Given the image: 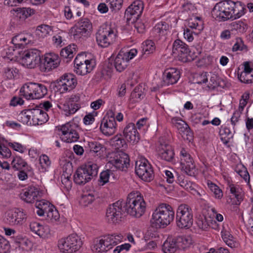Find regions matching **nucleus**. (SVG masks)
<instances>
[{
  "label": "nucleus",
  "instance_id": "nucleus-1",
  "mask_svg": "<svg viewBox=\"0 0 253 253\" xmlns=\"http://www.w3.org/2000/svg\"><path fill=\"white\" fill-rule=\"evenodd\" d=\"M174 217L173 208L169 204L161 203L153 211L151 223L156 228H164L173 221Z\"/></svg>",
  "mask_w": 253,
  "mask_h": 253
},
{
  "label": "nucleus",
  "instance_id": "nucleus-2",
  "mask_svg": "<svg viewBox=\"0 0 253 253\" xmlns=\"http://www.w3.org/2000/svg\"><path fill=\"white\" fill-rule=\"evenodd\" d=\"M146 206L143 196L138 192H132L128 195L125 208L127 213L139 218L145 213Z\"/></svg>",
  "mask_w": 253,
  "mask_h": 253
},
{
  "label": "nucleus",
  "instance_id": "nucleus-3",
  "mask_svg": "<svg viewBox=\"0 0 253 253\" xmlns=\"http://www.w3.org/2000/svg\"><path fill=\"white\" fill-rule=\"evenodd\" d=\"M123 236L121 234L114 233L104 235L94 241L92 250L97 253L107 252L123 242Z\"/></svg>",
  "mask_w": 253,
  "mask_h": 253
},
{
  "label": "nucleus",
  "instance_id": "nucleus-4",
  "mask_svg": "<svg viewBox=\"0 0 253 253\" xmlns=\"http://www.w3.org/2000/svg\"><path fill=\"white\" fill-rule=\"evenodd\" d=\"M117 30L114 25L106 23L101 26L96 34V40L99 46L108 47L117 38Z\"/></svg>",
  "mask_w": 253,
  "mask_h": 253
},
{
  "label": "nucleus",
  "instance_id": "nucleus-5",
  "mask_svg": "<svg viewBox=\"0 0 253 253\" xmlns=\"http://www.w3.org/2000/svg\"><path fill=\"white\" fill-rule=\"evenodd\" d=\"M47 92V89L45 85L33 82L24 84L20 90V95L27 100L41 99L45 96Z\"/></svg>",
  "mask_w": 253,
  "mask_h": 253
},
{
  "label": "nucleus",
  "instance_id": "nucleus-6",
  "mask_svg": "<svg viewBox=\"0 0 253 253\" xmlns=\"http://www.w3.org/2000/svg\"><path fill=\"white\" fill-rule=\"evenodd\" d=\"M82 238L77 234L73 233L63 237L58 241V248L62 253H74L82 247Z\"/></svg>",
  "mask_w": 253,
  "mask_h": 253
},
{
  "label": "nucleus",
  "instance_id": "nucleus-7",
  "mask_svg": "<svg viewBox=\"0 0 253 253\" xmlns=\"http://www.w3.org/2000/svg\"><path fill=\"white\" fill-rule=\"evenodd\" d=\"M98 166L88 162L78 168L74 175V181L78 185H83L89 181L97 174Z\"/></svg>",
  "mask_w": 253,
  "mask_h": 253
},
{
  "label": "nucleus",
  "instance_id": "nucleus-8",
  "mask_svg": "<svg viewBox=\"0 0 253 253\" xmlns=\"http://www.w3.org/2000/svg\"><path fill=\"white\" fill-rule=\"evenodd\" d=\"M56 130L58 132L61 140L65 142H76L79 138L80 128L78 125L73 122L56 126Z\"/></svg>",
  "mask_w": 253,
  "mask_h": 253
},
{
  "label": "nucleus",
  "instance_id": "nucleus-9",
  "mask_svg": "<svg viewBox=\"0 0 253 253\" xmlns=\"http://www.w3.org/2000/svg\"><path fill=\"white\" fill-rule=\"evenodd\" d=\"M177 226L180 228H189L193 224V215L191 208L187 205H180L176 214Z\"/></svg>",
  "mask_w": 253,
  "mask_h": 253
},
{
  "label": "nucleus",
  "instance_id": "nucleus-10",
  "mask_svg": "<svg viewBox=\"0 0 253 253\" xmlns=\"http://www.w3.org/2000/svg\"><path fill=\"white\" fill-rule=\"evenodd\" d=\"M74 62V72L81 76L90 73L96 65L95 60L94 58L87 59L84 54H78Z\"/></svg>",
  "mask_w": 253,
  "mask_h": 253
},
{
  "label": "nucleus",
  "instance_id": "nucleus-11",
  "mask_svg": "<svg viewBox=\"0 0 253 253\" xmlns=\"http://www.w3.org/2000/svg\"><path fill=\"white\" fill-rule=\"evenodd\" d=\"M135 173L142 180L150 182L154 178L152 167L147 160L140 159L135 163Z\"/></svg>",
  "mask_w": 253,
  "mask_h": 253
},
{
  "label": "nucleus",
  "instance_id": "nucleus-12",
  "mask_svg": "<svg viewBox=\"0 0 253 253\" xmlns=\"http://www.w3.org/2000/svg\"><path fill=\"white\" fill-rule=\"evenodd\" d=\"M234 1L225 0L217 3L212 12L220 20L225 21L231 19Z\"/></svg>",
  "mask_w": 253,
  "mask_h": 253
},
{
  "label": "nucleus",
  "instance_id": "nucleus-13",
  "mask_svg": "<svg viewBox=\"0 0 253 253\" xmlns=\"http://www.w3.org/2000/svg\"><path fill=\"white\" fill-rule=\"evenodd\" d=\"M137 53L136 49H130L128 52L121 51L114 59V65L119 72L124 71L127 66L129 61L133 58Z\"/></svg>",
  "mask_w": 253,
  "mask_h": 253
},
{
  "label": "nucleus",
  "instance_id": "nucleus-14",
  "mask_svg": "<svg viewBox=\"0 0 253 253\" xmlns=\"http://www.w3.org/2000/svg\"><path fill=\"white\" fill-rule=\"evenodd\" d=\"M77 84L76 76L73 74L65 73L56 81L55 86L61 93H64L74 89Z\"/></svg>",
  "mask_w": 253,
  "mask_h": 253
},
{
  "label": "nucleus",
  "instance_id": "nucleus-15",
  "mask_svg": "<svg viewBox=\"0 0 253 253\" xmlns=\"http://www.w3.org/2000/svg\"><path fill=\"white\" fill-rule=\"evenodd\" d=\"M41 52L36 49H30L23 54L21 58L22 65L28 68L36 67L41 62Z\"/></svg>",
  "mask_w": 253,
  "mask_h": 253
},
{
  "label": "nucleus",
  "instance_id": "nucleus-16",
  "mask_svg": "<svg viewBox=\"0 0 253 253\" xmlns=\"http://www.w3.org/2000/svg\"><path fill=\"white\" fill-rule=\"evenodd\" d=\"M172 54L176 57L178 60L183 62H186L190 60L189 58V48L188 46L182 41L177 39L175 40L172 44Z\"/></svg>",
  "mask_w": 253,
  "mask_h": 253
},
{
  "label": "nucleus",
  "instance_id": "nucleus-17",
  "mask_svg": "<svg viewBox=\"0 0 253 253\" xmlns=\"http://www.w3.org/2000/svg\"><path fill=\"white\" fill-rule=\"evenodd\" d=\"M180 159L181 170L188 175H195L196 169L193 160L188 151L184 148L180 150Z\"/></svg>",
  "mask_w": 253,
  "mask_h": 253
},
{
  "label": "nucleus",
  "instance_id": "nucleus-18",
  "mask_svg": "<svg viewBox=\"0 0 253 253\" xmlns=\"http://www.w3.org/2000/svg\"><path fill=\"white\" fill-rule=\"evenodd\" d=\"M92 24L89 20L86 18L81 19L71 29V33L74 38L79 39L82 37L88 36L91 32Z\"/></svg>",
  "mask_w": 253,
  "mask_h": 253
},
{
  "label": "nucleus",
  "instance_id": "nucleus-19",
  "mask_svg": "<svg viewBox=\"0 0 253 253\" xmlns=\"http://www.w3.org/2000/svg\"><path fill=\"white\" fill-rule=\"evenodd\" d=\"M113 155V157L110 158L109 163L119 170L126 171L129 166L128 155L122 151L115 153Z\"/></svg>",
  "mask_w": 253,
  "mask_h": 253
},
{
  "label": "nucleus",
  "instance_id": "nucleus-20",
  "mask_svg": "<svg viewBox=\"0 0 253 253\" xmlns=\"http://www.w3.org/2000/svg\"><path fill=\"white\" fill-rule=\"evenodd\" d=\"M26 218V213L20 209H13L7 211L5 215V221L11 226L22 224Z\"/></svg>",
  "mask_w": 253,
  "mask_h": 253
},
{
  "label": "nucleus",
  "instance_id": "nucleus-21",
  "mask_svg": "<svg viewBox=\"0 0 253 253\" xmlns=\"http://www.w3.org/2000/svg\"><path fill=\"white\" fill-rule=\"evenodd\" d=\"M123 205V202L118 201L109 206L106 214L109 222L115 223L122 217L124 212Z\"/></svg>",
  "mask_w": 253,
  "mask_h": 253
},
{
  "label": "nucleus",
  "instance_id": "nucleus-22",
  "mask_svg": "<svg viewBox=\"0 0 253 253\" xmlns=\"http://www.w3.org/2000/svg\"><path fill=\"white\" fill-rule=\"evenodd\" d=\"M80 96L78 95H72L67 99L60 108L63 110L65 115L69 116L75 114L80 108L79 103Z\"/></svg>",
  "mask_w": 253,
  "mask_h": 253
},
{
  "label": "nucleus",
  "instance_id": "nucleus-23",
  "mask_svg": "<svg viewBox=\"0 0 253 253\" xmlns=\"http://www.w3.org/2000/svg\"><path fill=\"white\" fill-rule=\"evenodd\" d=\"M144 8L143 2L140 0H136L126 10L125 15L127 19L132 21L138 20L141 15Z\"/></svg>",
  "mask_w": 253,
  "mask_h": 253
},
{
  "label": "nucleus",
  "instance_id": "nucleus-24",
  "mask_svg": "<svg viewBox=\"0 0 253 253\" xmlns=\"http://www.w3.org/2000/svg\"><path fill=\"white\" fill-rule=\"evenodd\" d=\"M160 144L157 147L159 156L164 160L173 162L174 159V152L172 147L163 140L160 139Z\"/></svg>",
  "mask_w": 253,
  "mask_h": 253
},
{
  "label": "nucleus",
  "instance_id": "nucleus-25",
  "mask_svg": "<svg viewBox=\"0 0 253 253\" xmlns=\"http://www.w3.org/2000/svg\"><path fill=\"white\" fill-rule=\"evenodd\" d=\"M20 199L27 203H32L40 198V191L38 188L29 186L23 189L19 195Z\"/></svg>",
  "mask_w": 253,
  "mask_h": 253
},
{
  "label": "nucleus",
  "instance_id": "nucleus-26",
  "mask_svg": "<svg viewBox=\"0 0 253 253\" xmlns=\"http://www.w3.org/2000/svg\"><path fill=\"white\" fill-rule=\"evenodd\" d=\"M60 63V59L58 54L50 52L44 55L43 63L44 71L49 72L58 67Z\"/></svg>",
  "mask_w": 253,
  "mask_h": 253
},
{
  "label": "nucleus",
  "instance_id": "nucleus-27",
  "mask_svg": "<svg viewBox=\"0 0 253 253\" xmlns=\"http://www.w3.org/2000/svg\"><path fill=\"white\" fill-rule=\"evenodd\" d=\"M100 128L102 132L106 135H111L116 130V122L114 117L104 118L100 125Z\"/></svg>",
  "mask_w": 253,
  "mask_h": 253
},
{
  "label": "nucleus",
  "instance_id": "nucleus-28",
  "mask_svg": "<svg viewBox=\"0 0 253 253\" xmlns=\"http://www.w3.org/2000/svg\"><path fill=\"white\" fill-rule=\"evenodd\" d=\"M180 77V71L174 68L166 69L163 76V81L165 85L173 84L177 82Z\"/></svg>",
  "mask_w": 253,
  "mask_h": 253
},
{
  "label": "nucleus",
  "instance_id": "nucleus-29",
  "mask_svg": "<svg viewBox=\"0 0 253 253\" xmlns=\"http://www.w3.org/2000/svg\"><path fill=\"white\" fill-rule=\"evenodd\" d=\"M123 133L126 140L132 144L137 142L139 139V134L133 123L127 125L124 128Z\"/></svg>",
  "mask_w": 253,
  "mask_h": 253
},
{
  "label": "nucleus",
  "instance_id": "nucleus-30",
  "mask_svg": "<svg viewBox=\"0 0 253 253\" xmlns=\"http://www.w3.org/2000/svg\"><path fill=\"white\" fill-rule=\"evenodd\" d=\"M32 121L33 126L41 125L46 123L48 119V115L41 108L31 109Z\"/></svg>",
  "mask_w": 253,
  "mask_h": 253
},
{
  "label": "nucleus",
  "instance_id": "nucleus-31",
  "mask_svg": "<svg viewBox=\"0 0 253 253\" xmlns=\"http://www.w3.org/2000/svg\"><path fill=\"white\" fill-rule=\"evenodd\" d=\"M172 124L176 127L182 136L186 135L188 139V136L192 137V132L190 128L186 122L178 117H173L171 119Z\"/></svg>",
  "mask_w": 253,
  "mask_h": 253
},
{
  "label": "nucleus",
  "instance_id": "nucleus-32",
  "mask_svg": "<svg viewBox=\"0 0 253 253\" xmlns=\"http://www.w3.org/2000/svg\"><path fill=\"white\" fill-rule=\"evenodd\" d=\"M169 25L165 22H161L156 25L153 30V34L157 39L166 40L165 36L167 35L169 30Z\"/></svg>",
  "mask_w": 253,
  "mask_h": 253
},
{
  "label": "nucleus",
  "instance_id": "nucleus-33",
  "mask_svg": "<svg viewBox=\"0 0 253 253\" xmlns=\"http://www.w3.org/2000/svg\"><path fill=\"white\" fill-rule=\"evenodd\" d=\"M188 28L193 31L194 34L198 35L204 29L203 22L199 17L191 18L188 20Z\"/></svg>",
  "mask_w": 253,
  "mask_h": 253
},
{
  "label": "nucleus",
  "instance_id": "nucleus-34",
  "mask_svg": "<svg viewBox=\"0 0 253 253\" xmlns=\"http://www.w3.org/2000/svg\"><path fill=\"white\" fill-rule=\"evenodd\" d=\"M221 236L224 242L229 247L231 248H237L239 247V243L225 227H223L221 231Z\"/></svg>",
  "mask_w": 253,
  "mask_h": 253
},
{
  "label": "nucleus",
  "instance_id": "nucleus-35",
  "mask_svg": "<svg viewBox=\"0 0 253 253\" xmlns=\"http://www.w3.org/2000/svg\"><path fill=\"white\" fill-rule=\"evenodd\" d=\"M246 10L245 5L241 2L234 1L231 20H235L240 18L245 14Z\"/></svg>",
  "mask_w": 253,
  "mask_h": 253
},
{
  "label": "nucleus",
  "instance_id": "nucleus-36",
  "mask_svg": "<svg viewBox=\"0 0 253 253\" xmlns=\"http://www.w3.org/2000/svg\"><path fill=\"white\" fill-rule=\"evenodd\" d=\"M31 109L24 110L21 111L17 116V120L23 124L33 125L32 121Z\"/></svg>",
  "mask_w": 253,
  "mask_h": 253
},
{
  "label": "nucleus",
  "instance_id": "nucleus-37",
  "mask_svg": "<svg viewBox=\"0 0 253 253\" xmlns=\"http://www.w3.org/2000/svg\"><path fill=\"white\" fill-rule=\"evenodd\" d=\"M177 248H178V245L174 239H167L162 246V250L164 253H174Z\"/></svg>",
  "mask_w": 253,
  "mask_h": 253
},
{
  "label": "nucleus",
  "instance_id": "nucleus-38",
  "mask_svg": "<svg viewBox=\"0 0 253 253\" xmlns=\"http://www.w3.org/2000/svg\"><path fill=\"white\" fill-rule=\"evenodd\" d=\"M87 147L91 153L97 156L101 155L105 150L103 145L96 141L88 142Z\"/></svg>",
  "mask_w": 253,
  "mask_h": 253
},
{
  "label": "nucleus",
  "instance_id": "nucleus-39",
  "mask_svg": "<svg viewBox=\"0 0 253 253\" xmlns=\"http://www.w3.org/2000/svg\"><path fill=\"white\" fill-rule=\"evenodd\" d=\"M46 219L52 223H57L59 221L60 215L58 211L52 205L45 212Z\"/></svg>",
  "mask_w": 253,
  "mask_h": 253
},
{
  "label": "nucleus",
  "instance_id": "nucleus-40",
  "mask_svg": "<svg viewBox=\"0 0 253 253\" xmlns=\"http://www.w3.org/2000/svg\"><path fill=\"white\" fill-rule=\"evenodd\" d=\"M29 42V40L23 35H18L13 38L11 42L13 48H23Z\"/></svg>",
  "mask_w": 253,
  "mask_h": 253
},
{
  "label": "nucleus",
  "instance_id": "nucleus-41",
  "mask_svg": "<svg viewBox=\"0 0 253 253\" xmlns=\"http://www.w3.org/2000/svg\"><path fill=\"white\" fill-rule=\"evenodd\" d=\"M112 145L116 149L125 150L127 147V143L122 138L121 134H117L112 138Z\"/></svg>",
  "mask_w": 253,
  "mask_h": 253
},
{
  "label": "nucleus",
  "instance_id": "nucleus-42",
  "mask_svg": "<svg viewBox=\"0 0 253 253\" xmlns=\"http://www.w3.org/2000/svg\"><path fill=\"white\" fill-rule=\"evenodd\" d=\"M35 206L37 209V213L38 215L43 216L45 212L50 208V204L44 200L36 201Z\"/></svg>",
  "mask_w": 253,
  "mask_h": 253
},
{
  "label": "nucleus",
  "instance_id": "nucleus-43",
  "mask_svg": "<svg viewBox=\"0 0 253 253\" xmlns=\"http://www.w3.org/2000/svg\"><path fill=\"white\" fill-rule=\"evenodd\" d=\"M18 70L13 66H7L4 67L2 71L3 78L7 80L15 78L18 75Z\"/></svg>",
  "mask_w": 253,
  "mask_h": 253
},
{
  "label": "nucleus",
  "instance_id": "nucleus-44",
  "mask_svg": "<svg viewBox=\"0 0 253 253\" xmlns=\"http://www.w3.org/2000/svg\"><path fill=\"white\" fill-rule=\"evenodd\" d=\"M176 182L178 183L181 187L188 191L192 190L194 189L192 182L188 180L187 179H186L182 174L177 175Z\"/></svg>",
  "mask_w": 253,
  "mask_h": 253
},
{
  "label": "nucleus",
  "instance_id": "nucleus-45",
  "mask_svg": "<svg viewBox=\"0 0 253 253\" xmlns=\"http://www.w3.org/2000/svg\"><path fill=\"white\" fill-rule=\"evenodd\" d=\"M176 241L178 248L183 249L189 247L192 243L191 237L188 236L178 237Z\"/></svg>",
  "mask_w": 253,
  "mask_h": 253
},
{
  "label": "nucleus",
  "instance_id": "nucleus-46",
  "mask_svg": "<svg viewBox=\"0 0 253 253\" xmlns=\"http://www.w3.org/2000/svg\"><path fill=\"white\" fill-rule=\"evenodd\" d=\"M230 193L237 200L236 205H239L243 199V193L242 189L239 187L235 186L234 185L229 186Z\"/></svg>",
  "mask_w": 253,
  "mask_h": 253
},
{
  "label": "nucleus",
  "instance_id": "nucleus-47",
  "mask_svg": "<svg viewBox=\"0 0 253 253\" xmlns=\"http://www.w3.org/2000/svg\"><path fill=\"white\" fill-rule=\"evenodd\" d=\"M94 199L95 197L93 192H86L82 195L80 200V203L83 206H87L91 204Z\"/></svg>",
  "mask_w": 253,
  "mask_h": 253
},
{
  "label": "nucleus",
  "instance_id": "nucleus-48",
  "mask_svg": "<svg viewBox=\"0 0 253 253\" xmlns=\"http://www.w3.org/2000/svg\"><path fill=\"white\" fill-rule=\"evenodd\" d=\"M232 30L237 31L238 33H244L247 29V25L243 21L239 20L233 22L230 24Z\"/></svg>",
  "mask_w": 253,
  "mask_h": 253
},
{
  "label": "nucleus",
  "instance_id": "nucleus-49",
  "mask_svg": "<svg viewBox=\"0 0 253 253\" xmlns=\"http://www.w3.org/2000/svg\"><path fill=\"white\" fill-rule=\"evenodd\" d=\"M12 167L16 169H20L27 166V163L20 157L16 156L14 157L12 162Z\"/></svg>",
  "mask_w": 253,
  "mask_h": 253
},
{
  "label": "nucleus",
  "instance_id": "nucleus-50",
  "mask_svg": "<svg viewBox=\"0 0 253 253\" xmlns=\"http://www.w3.org/2000/svg\"><path fill=\"white\" fill-rule=\"evenodd\" d=\"M36 31L39 35L45 37L50 34L52 31V28L47 25H41L37 27Z\"/></svg>",
  "mask_w": 253,
  "mask_h": 253
},
{
  "label": "nucleus",
  "instance_id": "nucleus-51",
  "mask_svg": "<svg viewBox=\"0 0 253 253\" xmlns=\"http://www.w3.org/2000/svg\"><path fill=\"white\" fill-rule=\"evenodd\" d=\"M208 185L210 190L213 192L215 198L220 199L222 197V191L218 186L212 182H208Z\"/></svg>",
  "mask_w": 253,
  "mask_h": 253
},
{
  "label": "nucleus",
  "instance_id": "nucleus-52",
  "mask_svg": "<svg viewBox=\"0 0 253 253\" xmlns=\"http://www.w3.org/2000/svg\"><path fill=\"white\" fill-rule=\"evenodd\" d=\"M142 50L145 54H149L155 50L154 42L151 40H147L143 44Z\"/></svg>",
  "mask_w": 253,
  "mask_h": 253
},
{
  "label": "nucleus",
  "instance_id": "nucleus-53",
  "mask_svg": "<svg viewBox=\"0 0 253 253\" xmlns=\"http://www.w3.org/2000/svg\"><path fill=\"white\" fill-rule=\"evenodd\" d=\"M182 12L186 13L188 15H193L197 12L195 5L191 3L186 2L182 5Z\"/></svg>",
  "mask_w": 253,
  "mask_h": 253
},
{
  "label": "nucleus",
  "instance_id": "nucleus-54",
  "mask_svg": "<svg viewBox=\"0 0 253 253\" xmlns=\"http://www.w3.org/2000/svg\"><path fill=\"white\" fill-rule=\"evenodd\" d=\"M70 176L71 175L68 176L65 174H63L61 176V187L64 188L67 191H69L72 188V182L70 179Z\"/></svg>",
  "mask_w": 253,
  "mask_h": 253
},
{
  "label": "nucleus",
  "instance_id": "nucleus-55",
  "mask_svg": "<svg viewBox=\"0 0 253 253\" xmlns=\"http://www.w3.org/2000/svg\"><path fill=\"white\" fill-rule=\"evenodd\" d=\"M238 78L242 83L245 84L252 83L253 82V73L241 72L240 75H238Z\"/></svg>",
  "mask_w": 253,
  "mask_h": 253
},
{
  "label": "nucleus",
  "instance_id": "nucleus-56",
  "mask_svg": "<svg viewBox=\"0 0 253 253\" xmlns=\"http://www.w3.org/2000/svg\"><path fill=\"white\" fill-rule=\"evenodd\" d=\"M74 51L75 48L69 45L61 50L60 55L63 58L71 59L74 56Z\"/></svg>",
  "mask_w": 253,
  "mask_h": 253
},
{
  "label": "nucleus",
  "instance_id": "nucleus-57",
  "mask_svg": "<svg viewBox=\"0 0 253 253\" xmlns=\"http://www.w3.org/2000/svg\"><path fill=\"white\" fill-rule=\"evenodd\" d=\"M50 229L48 226L41 224L38 235L42 238L47 237L50 234Z\"/></svg>",
  "mask_w": 253,
  "mask_h": 253
},
{
  "label": "nucleus",
  "instance_id": "nucleus-58",
  "mask_svg": "<svg viewBox=\"0 0 253 253\" xmlns=\"http://www.w3.org/2000/svg\"><path fill=\"white\" fill-rule=\"evenodd\" d=\"M9 249L8 241L0 236V253H6Z\"/></svg>",
  "mask_w": 253,
  "mask_h": 253
},
{
  "label": "nucleus",
  "instance_id": "nucleus-59",
  "mask_svg": "<svg viewBox=\"0 0 253 253\" xmlns=\"http://www.w3.org/2000/svg\"><path fill=\"white\" fill-rule=\"evenodd\" d=\"M110 8L113 10H119L122 7L123 0H106Z\"/></svg>",
  "mask_w": 253,
  "mask_h": 253
},
{
  "label": "nucleus",
  "instance_id": "nucleus-60",
  "mask_svg": "<svg viewBox=\"0 0 253 253\" xmlns=\"http://www.w3.org/2000/svg\"><path fill=\"white\" fill-rule=\"evenodd\" d=\"M112 173L110 170H106L101 172L100 174V185H103L109 181L110 173Z\"/></svg>",
  "mask_w": 253,
  "mask_h": 253
},
{
  "label": "nucleus",
  "instance_id": "nucleus-61",
  "mask_svg": "<svg viewBox=\"0 0 253 253\" xmlns=\"http://www.w3.org/2000/svg\"><path fill=\"white\" fill-rule=\"evenodd\" d=\"M208 221L209 217H205L198 219L197 221V224L199 228L206 230L209 227Z\"/></svg>",
  "mask_w": 253,
  "mask_h": 253
},
{
  "label": "nucleus",
  "instance_id": "nucleus-62",
  "mask_svg": "<svg viewBox=\"0 0 253 253\" xmlns=\"http://www.w3.org/2000/svg\"><path fill=\"white\" fill-rule=\"evenodd\" d=\"M40 163L43 169L45 170L50 165L48 157L45 155H42L39 159Z\"/></svg>",
  "mask_w": 253,
  "mask_h": 253
},
{
  "label": "nucleus",
  "instance_id": "nucleus-63",
  "mask_svg": "<svg viewBox=\"0 0 253 253\" xmlns=\"http://www.w3.org/2000/svg\"><path fill=\"white\" fill-rule=\"evenodd\" d=\"M8 145L15 151L20 153L24 152L26 150V147L25 146L17 142L9 143Z\"/></svg>",
  "mask_w": 253,
  "mask_h": 253
},
{
  "label": "nucleus",
  "instance_id": "nucleus-64",
  "mask_svg": "<svg viewBox=\"0 0 253 253\" xmlns=\"http://www.w3.org/2000/svg\"><path fill=\"white\" fill-rule=\"evenodd\" d=\"M131 247L128 243H125L117 246L113 250V253H121L123 251H128Z\"/></svg>",
  "mask_w": 253,
  "mask_h": 253
}]
</instances>
